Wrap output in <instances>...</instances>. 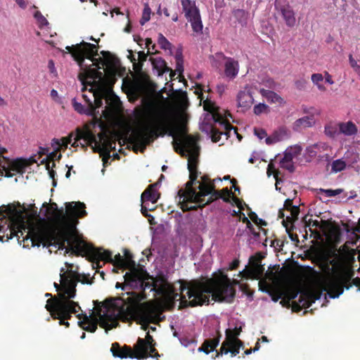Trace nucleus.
<instances>
[{
    "label": "nucleus",
    "instance_id": "obj_1",
    "mask_svg": "<svg viewBox=\"0 0 360 360\" xmlns=\"http://www.w3.org/2000/svg\"><path fill=\"white\" fill-rule=\"evenodd\" d=\"M55 210L52 214L53 224L39 223L26 226L24 221H11L3 214L0 218V240L8 241L13 237H17L20 243L22 238L23 247H50L56 243L60 248L63 249L68 244L70 251L71 247L82 240L76 235V226L78 218L86 216V206L84 202H72L66 203L68 213L63 208L58 210L56 203H53Z\"/></svg>",
    "mask_w": 360,
    "mask_h": 360
},
{
    "label": "nucleus",
    "instance_id": "obj_2",
    "mask_svg": "<svg viewBox=\"0 0 360 360\" xmlns=\"http://www.w3.org/2000/svg\"><path fill=\"white\" fill-rule=\"evenodd\" d=\"M145 299L146 295L137 294L136 292H122L119 297L110 298L108 300L109 304L105 306L106 311L103 314L98 313L101 326L110 328L115 327V325H110L108 322H116L114 317L116 316L125 323L132 319L135 320L142 324V328L146 330L148 324L154 322L158 311L156 307L149 302H144L138 307Z\"/></svg>",
    "mask_w": 360,
    "mask_h": 360
},
{
    "label": "nucleus",
    "instance_id": "obj_3",
    "mask_svg": "<svg viewBox=\"0 0 360 360\" xmlns=\"http://www.w3.org/2000/svg\"><path fill=\"white\" fill-rule=\"evenodd\" d=\"M239 281L233 279L232 281L226 274H221L220 276L201 280H192L188 286H183L181 290H187L189 301L182 297L183 307H195L208 304L210 298L218 302L231 303L236 297L234 285H238Z\"/></svg>",
    "mask_w": 360,
    "mask_h": 360
},
{
    "label": "nucleus",
    "instance_id": "obj_4",
    "mask_svg": "<svg viewBox=\"0 0 360 360\" xmlns=\"http://www.w3.org/2000/svg\"><path fill=\"white\" fill-rule=\"evenodd\" d=\"M71 147L76 148L80 146L81 148L86 146H89L91 149L101 154V158H120L117 154H113L110 156L108 153L109 148H112L115 144L112 141V137L109 131H104L97 136L94 134L89 129H81L77 128L75 132L70 133L68 136L61 139L53 138L51 141V147L39 146L37 152L39 156L46 155V158H62V154L58 153L65 151L68 149V145L72 142ZM69 156V153L64 154Z\"/></svg>",
    "mask_w": 360,
    "mask_h": 360
},
{
    "label": "nucleus",
    "instance_id": "obj_5",
    "mask_svg": "<svg viewBox=\"0 0 360 360\" xmlns=\"http://www.w3.org/2000/svg\"><path fill=\"white\" fill-rule=\"evenodd\" d=\"M189 180L185 184V188L178 191L177 196L184 212L197 210L204 207L212 200H205L214 190V182L208 175L200 176L198 170L199 159H187Z\"/></svg>",
    "mask_w": 360,
    "mask_h": 360
},
{
    "label": "nucleus",
    "instance_id": "obj_6",
    "mask_svg": "<svg viewBox=\"0 0 360 360\" xmlns=\"http://www.w3.org/2000/svg\"><path fill=\"white\" fill-rule=\"evenodd\" d=\"M86 71L95 75L91 86L94 101L85 94H83L82 97L87 105L86 106L91 107V110H94V112L96 114H99L98 109L103 108L101 114L107 117L112 113L118 98L112 91L104 86L102 72L87 68Z\"/></svg>",
    "mask_w": 360,
    "mask_h": 360
},
{
    "label": "nucleus",
    "instance_id": "obj_7",
    "mask_svg": "<svg viewBox=\"0 0 360 360\" xmlns=\"http://www.w3.org/2000/svg\"><path fill=\"white\" fill-rule=\"evenodd\" d=\"M203 108L207 113L200 126L201 130L210 135L212 142H219L221 136L227 139L229 134L234 129L224 117L221 109L207 100L204 101Z\"/></svg>",
    "mask_w": 360,
    "mask_h": 360
},
{
    "label": "nucleus",
    "instance_id": "obj_8",
    "mask_svg": "<svg viewBox=\"0 0 360 360\" xmlns=\"http://www.w3.org/2000/svg\"><path fill=\"white\" fill-rule=\"evenodd\" d=\"M67 266L72 268V264L65 263ZM60 274V283H54V288H56L58 294L51 297L46 302V304L50 306L58 305L60 308H65V304L68 302H74L72 299L76 296V287L78 282L82 283H89V281H82L80 279V274L77 272L73 271L72 269L68 271H64L62 268Z\"/></svg>",
    "mask_w": 360,
    "mask_h": 360
},
{
    "label": "nucleus",
    "instance_id": "obj_9",
    "mask_svg": "<svg viewBox=\"0 0 360 360\" xmlns=\"http://www.w3.org/2000/svg\"><path fill=\"white\" fill-rule=\"evenodd\" d=\"M169 135L172 137L173 148L176 152L187 158H198L200 148L198 140L188 134L186 127L181 124H173L169 129Z\"/></svg>",
    "mask_w": 360,
    "mask_h": 360
},
{
    "label": "nucleus",
    "instance_id": "obj_10",
    "mask_svg": "<svg viewBox=\"0 0 360 360\" xmlns=\"http://www.w3.org/2000/svg\"><path fill=\"white\" fill-rule=\"evenodd\" d=\"M167 117L160 111L154 110L148 117L147 125L145 129L138 132L134 136L133 143L134 150L143 151L147 145L158 137V131L166 124Z\"/></svg>",
    "mask_w": 360,
    "mask_h": 360
},
{
    "label": "nucleus",
    "instance_id": "obj_11",
    "mask_svg": "<svg viewBox=\"0 0 360 360\" xmlns=\"http://www.w3.org/2000/svg\"><path fill=\"white\" fill-rule=\"evenodd\" d=\"M71 249L72 250V253L76 256H86L93 263L96 262L98 264L100 261H103L112 263L115 266L119 269H122L124 266L125 260L120 254L118 253L112 258L110 251L105 250L102 248H95L84 241L77 243L71 247Z\"/></svg>",
    "mask_w": 360,
    "mask_h": 360
},
{
    "label": "nucleus",
    "instance_id": "obj_12",
    "mask_svg": "<svg viewBox=\"0 0 360 360\" xmlns=\"http://www.w3.org/2000/svg\"><path fill=\"white\" fill-rule=\"evenodd\" d=\"M65 49L72 54V56L77 62L82 69H86L87 67V65L84 64L85 58L89 59L93 63V65L96 66L98 69L103 68V67L107 65V62L102 58H95V56L98 55L97 48L96 46L93 44L82 41L72 46H68Z\"/></svg>",
    "mask_w": 360,
    "mask_h": 360
},
{
    "label": "nucleus",
    "instance_id": "obj_13",
    "mask_svg": "<svg viewBox=\"0 0 360 360\" xmlns=\"http://www.w3.org/2000/svg\"><path fill=\"white\" fill-rule=\"evenodd\" d=\"M352 274L347 272L344 274H337L323 280L322 283L323 290L327 292L330 298H337L344 292V288L349 289L352 284L349 283Z\"/></svg>",
    "mask_w": 360,
    "mask_h": 360
},
{
    "label": "nucleus",
    "instance_id": "obj_14",
    "mask_svg": "<svg viewBox=\"0 0 360 360\" xmlns=\"http://www.w3.org/2000/svg\"><path fill=\"white\" fill-rule=\"evenodd\" d=\"M65 308H60L58 305L50 306L46 304V309L50 313L53 319H58L60 326H65L66 328L70 326L68 320L72 318V314H76L81 310V307L77 302H68L65 304Z\"/></svg>",
    "mask_w": 360,
    "mask_h": 360
},
{
    "label": "nucleus",
    "instance_id": "obj_15",
    "mask_svg": "<svg viewBox=\"0 0 360 360\" xmlns=\"http://www.w3.org/2000/svg\"><path fill=\"white\" fill-rule=\"evenodd\" d=\"M34 163H38L37 159H0V175L12 177V172L22 174Z\"/></svg>",
    "mask_w": 360,
    "mask_h": 360
},
{
    "label": "nucleus",
    "instance_id": "obj_16",
    "mask_svg": "<svg viewBox=\"0 0 360 360\" xmlns=\"http://www.w3.org/2000/svg\"><path fill=\"white\" fill-rule=\"evenodd\" d=\"M191 281H189V283ZM188 282L181 283V285H180V290H181L180 307L181 308H186V307H188V306L183 307V305L181 304V300H182L183 297H184L186 300H188V301L190 300L188 298V294H187V290H184V291L181 290V288H183V286H186V287L188 286ZM156 293L160 295L163 296L165 299H167L169 302L174 301L179 296V294L176 292V290L174 288V286L167 282H165V283H162L160 286H158V288L156 289Z\"/></svg>",
    "mask_w": 360,
    "mask_h": 360
},
{
    "label": "nucleus",
    "instance_id": "obj_17",
    "mask_svg": "<svg viewBox=\"0 0 360 360\" xmlns=\"http://www.w3.org/2000/svg\"><path fill=\"white\" fill-rule=\"evenodd\" d=\"M303 112L308 115L304 116L295 120L292 124V129L295 131H300L303 129L313 127L316 123L315 115H319V110L314 108H303Z\"/></svg>",
    "mask_w": 360,
    "mask_h": 360
},
{
    "label": "nucleus",
    "instance_id": "obj_18",
    "mask_svg": "<svg viewBox=\"0 0 360 360\" xmlns=\"http://www.w3.org/2000/svg\"><path fill=\"white\" fill-rule=\"evenodd\" d=\"M260 257L253 256L250 258V265L240 272V275L246 279H259L264 274V267L261 264Z\"/></svg>",
    "mask_w": 360,
    "mask_h": 360
},
{
    "label": "nucleus",
    "instance_id": "obj_19",
    "mask_svg": "<svg viewBox=\"0 0 360 360\" xmlns=\"http://www.w3.org/2000/svg\"><path fill=\"white\" fill-rule=\"evenodd\" d=\"M127 276H130L131 278H131V280H128L127 281L129 282V283H131L133 290H141L140 292H136L137 294L144 293L145 295H146L145 291L147 289H150V291L153 290L156 292V289L158 288L156 282L146 281L145 278L142 277L141 274L138 275L136 273H127Z\"/></svg>",
    "mask_w": 360,
    "mask_h": 360
},
{
    "label": "nucleus",
    "instance_id": "obj_20",
    "mask_svg": "<svg viewBox=\"0 0 360 360\" xmlns=\"http://www.w3.org/2000/svg\"><path fill=\"white\" fill-rule=\"evenodd\" d=\"M110 352L114 357L120 359H143V356L138 354V352L134 348V350L128 345L120 346L118 342H114L112 344Z\"/></svg>",
    "mask_w": 360,
    "mask_h": 360
},
{
    "label": "nucleus",
    "instance_id": "obj_21",
    "mask_svg": "<svg viewBox=\"0 0 360 360\" xmlns=\"http://www.w3.org/2000/svg\"><path fill=\"white\" fill-rule=\"evenodd\" d=\"M319 294L307 290L302 291L300 292L298 302L294 301L292 302V309L296 311H300L303 308L307 309L311 307L316 300L319 299Z\"/></svg>",
    "mask_w": 360,
    "mask_h": 360
},
{
    "label": "nucleus",
    "instance_id": "obj_22",
    "mask_svg": "<svg viewBox=\"0 0 360 360\" xmlns=\"http://www.w3.org/2000/svg\"><path fill=\"white\" fill-rule=\"evenodd\" d=\"M244 347L243 342H240V344L238 342H232L231 344L227 343L226 342H223L221 343V347L219 350H216V354L212 358L215 359L223 354H227L228 353H231V356H236L240 352V349Z\"/></svg>",
    "mask_w": 360,
    "mask_h": 360
},
{
    "label": "nucleus",
    "instance_id": "obj_23",
    "mask_svg": "<svg viewBox=\"0 0 360 360\" xmlns=\"http://www.w3.org/2000/svg\"><path fill=\"white\" fill-rule=\"evenodd\" d=\"M328 150L330 149L326 143H319L307 147L306 150V155H307L308 158H330L332 154L323 153Z\"/></svg>",
    "mask_w": 360,
    "mask_h": 360
},
{
    "label": "nucleus",
    "instance_id": "obj_24",
    "mask_svg": "<svg viewBox=\"0 0 360 360\" xmlns=\"http://www.w3.org/2000/svg\"><path fill=\"white\" fill-rule=\"evenodd\" d=\"M221 334L219 330L216 331V335L212 338L205 339L202 345L198 347V352H203L209 354L210 352L214 351L219 345Z\"/></svg>",
    "mask_w": 360,
    "mask_h": 360
},
{
    "label": "nucleus",
    "instance_id": "obj_25",
    "mask_svg": "<svg viewBox=\"0 0 360 360\" xmlns=\"http://www.w3.org/2000/svg\"><path fill=\"white\" fill-rule=\"evenodd\" d=\"M149 60L151 62L153 69L157 71L158 76H162L164 73L168 72H170V78L172 79L175 76V72L167 65V63L163 58L160 57H150Z\"/></svg>",
    "mask_w": 360,
    "mask_h": 360
},
{
    "label": "nucleus",
    "instance_id": "obj_26",
    "mask_svg": "<svg viewBox=\"0 0 360 360\" xmlns=\"http://www.w3.org/2000/svg\"><path fill=\"white\" fill-rule=\"evenodd\" d=\"M152 345H155V342L153 337L148 333L146 339L138 338L136 344L134 345V349L138 352L139 355L143 356V359H147V347Z\"/></svg>",
    "mask_w": 360,
    "mask_h": 360
},
{
    "label": "nucleus",
    "instance_id": "obj_27",
    "mask_svg": "<svg viewBox=\"0 0 360 360\" xmlns=\"http://www.w3.org/2000/svg\"><path fill=\"white\" fill-rule=\"evenodd\" d=\"M239 71V63L233 58H226L224 63V74L226 77L233 79L236 77Z\"/></svg>",
    "mask_w": 360,
    "mask_h": 360
},
{
    "label": "nucleus",
    "instance_id": "obj_28",
    "mask_svg": "<svg viewBox=\"0 0 360 360\" xmlns=\"http://www.w3.org/2000/svg\"><path fill=\"white\" fill-rule=\"evenodd\" d=\"M280 13L285 21V25L289 27L295 25L296 18L293 9L289 5H284L280 8Z\"/></svg>",
    "mask_w": 360,
    "mask_h": 360
},
{
    "label": "nucleus",
    "instance_id": "obj_29",
    "mask_svg": "<svg viewBox=\"0 0 360 360\" xmlns=\"http://www.w3.org/2000/svg\"><path fill=\"white\" fill-rule=\"evenodd\" d=\"M183 12L185 14L186 19L194 15H197L200 13L198 8L196 6L195 1L194 0H181Z\"/></svg>",
    "mask_w": 360,
    "mask_h": 360
},
{
    "label": "nucleus",
    "instance_id": "obj_30",
    "mask_svg": "<svg viewBox=\"0 0 360 360\" xmlns=\"http://www.w3.org/2000/svg\"><path fill=\"white\" fill-rule=\"evenodd\" d=\"M346 167V163L342 159H337L330 164L329 162H327L325 172L326 176H329L332 174H335L344 170Z\"/></svg>",
    "mask_w": 360,
    "mask_h": 360
},
{
    "label": "nucleus",
    "instance_id": "obj_31",
    "mask_svg": "<svg viewBox=\"0 0 360 360\" xmlns=\"http://www.w3.org/2000/svg\"><path fill=\"white\" fill-rule=\"evenodd\" d=\"M242 331V328L240 327H236L233 329L228 328L225 331L226 338L224 342H226V344L227 343H232V342H238L240 344V342H243L238 338V336L240 335V333Z\"/></svg>",
    "mask_w": 360,
    "mask_h": 360
},
{
    "label": "nucleus",
    "instance_id": "obj_32",
    "mask_svg": "<svg viewBox=\"0 0 360 360\" xmlns=\"http://www.w3.org/2000/svg\"><path fill=\"white\" fill-rule=\"evenodd\" d=\"M156 184H150L141 194V202L145 204L146 202L150 201L155 203L158 200V197L155 191Z\"/></svg>",
    "mask_w": 360,
    "mask_h": 360
},
{
    "label": "nucleus",
    "instance_id": "obj_33",
    "mask_svg": "<svg viewBox=\"0 0 360 360\" xmlns=\"http://www.w3.org/2000/svg\"><path fill=\"white\" fill-rule=\"evenodd\" d=\"M259 92L261 95L269 103L278 104H283L285 103L284 100L274 91L261 89Z\"/></svg>",
    "mask_w": 360,
    "mask_h": 360
},
{
    "label": "nucleus",
    "instance_id": "obj_34",
    "mask_svg": "<svg viewBox=\"0 0 360 360\" xmlns=\"http://www.w3.org/2000/svg\"><path fill=\"white\" fill-rule=\"evenodd\" d=\"M357 132L356 125L351 121L339 124V134L342 133L346 136H352Z\"/></svg>",
    "mask_w": 360,
    "mask_h": 360
},
{
    "label": "nucleus",
    "instance_id": "obj_35",
    "mask_svg": "<svg viewBox=\"0 0 360 360\" xmlns=\"http://www.w3.org/2000/svg\"><path fill=\"white\" fill-rule=\"evenodd\" d=\"M82 321H78V325L84 330L90 333H94L97 329V323L91 321L90 318L86 314Z\"/></svg>",
    "mask_w": 360,
    "mask_h": 360
},
{
    "label": "nucleus",
    "instance_id": "obj_36",
    "mask_svg": "<svg viewBox=\"0 0 360 360\" xmlns=\"http://www.w3.org/2000/svg\"><path fill=\"white\" fill-rule=\"evenodd\" d=\"M72 106L75 110L79 114H85L91 116L97 115V114L94 112V110H91V107L82 105L81 103L77 102L76 99L72 100Z\"/></svg>",
    "mask_w": 360,
    "mask_h": 360
},
{
    "label": "nucleus",
    "instance_id": "obj_37",
    "mask_svg": "<svg viewBox=\"0 0 360 360\" xmlns=\"http://www.w3.org/2000/svg\"><path fill=\"white\" fill-rule=\"evenodd\" d=\"M277 160L278 159H271V161L267 166L266 174L269 176H270L271 174H274V176L276 181V188L278 190L277 184H279L280 181H282V180L278 177V176L281 174V172L279 169L275 167L274 164V162H276Z\"/></svg>",
    "mask_w": 360,
    "mask_h": 360
},
{
    "label": "nucleus",
    "instance_id": "obj_38",
    "mask_svg": "<svg viewBox=\"0 0 360 360\" xmlns=\"http://www.w3.org/2000/svg\"><path fill=\"white\" fill-rule=\"evenodd\" d=\"M302 148L299 144L288 147L284 151L283 158H295L301 155Z\"/></svg>",
    "mask_w": 360,
    "mask_h": 360
},
{
    "label": "nucleus",
    "instance_id": "obj_39",
    "mask_svg": "<svg viewBox=\"0 0 360 360\" xmlns=\"http://www.w3.org/2000/svg\"><path fill=\"white\" fill-rule=\"evenodd\" d=\"M187 20L191 22L193 32L196 33L202 32L203 26L200 13H198L196 16L194 15L193 18L191 17Z\"/></svg>",
    "mask_w": 360,
    "mask_h": 360
},
{
    "label": "nucleus",
    "instance_id": "obj_40",
    "mask_svg": "<svg viewBox=\"0 0 360 360\" xmlns=\"http://www.w3.org/2000/svg\"><path fill=\"white\" fill-rule=\"evenodd\" d=\"M233 17L241 25L247 24L248 13L243 9H236L233 11Z\"/></svg>",
    "mask_w": 360,
    "mask_h": 360
},
{
    "label": "nucleus",
    "instance_id": "obj_41",
    "mask_svg": "<svg viewBox=\"0 0 360 360\" xmlns=\"http://www.w3.org/2000/svg\"><path fill=\"white\" fill-rule=\"evenodd\" d=\"M227 58L228 57H226L223 53L218 52L214 55L210 56V60L213 67L219 68L224 60L226 61V58Z\"/></svg>",
    "mask_w": 360,
    "mask_h": 360
},
{
    "label": "nucleus",
    "instance_id": "obj_42",
    "mask_svg": "<svg viewBox=\"0 0 360 360\" xmlns=\"http://www.w3.org/2000/svg\"><path fill=\"white\" fill-rule=\"evenodd\" d=\"M272 134L278 142L287 139L290 136L289 131L285 127H280Z\"/></svg>",
    "mask_w": 360,
    "mask_h": 360
},
{
    "label": "nucleus",
    "instance_id": "obj_43",
    "mask_svg": "<svg viewBox=\"0 0 360 360\" xmlns=\"http://www.w3.org/2000/svg\"><path fill=\"white\" fill-rule=\"evenodd\" d=\"M311 81L314 85H316L318 89L321 91H325L326 87L322 84L323 81V76L320 73H314L311 75Z\"/></svg>",
    "mask_w": 360,
    "mask_h": 360
},
{
    "label": "nucleus",
    "instance_id": "obj_44",
    "mask_svg": "<svg viewBox=\"0 0 360 360\" xmlns=\"http://www.w3.org/2000/svg\"><path fill=\"white\" fill-rule=\"evenodd\" d=\"M122 269H129V273H136L139 275L141 273L137 269L136 262L133 260V255H130V257H128V261H125L124 266Z\"/></svg>",
    "mask_w": 360,
    "mask_h": 360
},
{
    "label": "nucleus",
    "instance_id": "obj_45",
    "mask_svg": "<svg viewBox=\"0 0 360 360\" xmlns=\"http://www.w3.org/2000/svg\"><path fill=\"white\" fill-rule=\"evenodd\" d=\"M124 282L123 283L117 282L115 285V288L117 289L121 288L122 290L126 291L125 292H134L132 290L133 288L131 285V283H129V282L127 281L128 280H131V278L130 276H127V273H126L125 275L124 276Z\"/></svg>",
    "mask_w": 360,
    "mask_h": 360
},
{
    "label": "nucleus",
    "instance_id": "obj_46",
    "mask_svg": "<svg viewBox=\"0 0 360 360\" xmlns=\"http://www.w3.org/2000/svg\"><path fill=\"white\" fill-rule=\"evenodd\" d=\"M279 165L281 168L285 169L291 173L295 171L292 159H279Z\"/></svg>",
    "mask_w": 360,
    "mask_h": 360
},
{
    "label": "nucleus",
    "instance_id": "obj_47",
    "mask_svg": "<svg viewBox=\"0 0 360 360\" xmlns=\"http://www.w3.org/2000/svg\"><path fill=\"white\" fill-rule=\"evenodd\" d=\"M324 131L326 136L334 138L339 134V128L335 124H328L326 125Z\"/></svg>",
    "mask_w": 360,
    "mask_h": 360
},
{
    "label": "nucleus",
    "instance_id": "obj_48",
    "mask_svg": "<svg viewBox=\"0 0 360 360\" xmlns=\"http://www.w3.org/2000/svg\"><path fill=\"white\" fill-rule=\"evenodd\" d=\"M151 9L149 5L146 3L144 4V8L143 11L142 16L140 20V24L143 25L146 22L149 21L150 19Z\"/></svg>",
    "mask_w": 360,
    "mask_h": 360
},
{
    "label": "nucleus",
    "instance_id": "obj_49",
    "mask_svg": "<svg viewBox=\"0 0 360 360\" xmlns=\"http://www.w3.org/2000/svg\"><path fill=\"white\" fill-rule=\"evenodd\" d=\"M248 99L250 100L251 96L249 94H246L245 92L240 91L238 94L237 100H238V104L240 106H241V107L246 106L249 103Z\"/></svg>",
    "mask_w": 360,
    "mask_h": 360
},
{
    "label": "nucleus",
    "instance_id": "obj_50",
    "mask_svg": "<svg viewBox=\"0 0 360 360\" xmlns=\"http://www.w3.org/2000/svg\"><path fill=\"white\" fill-rule=\"evenodd\" d=\"M158 42L162 49L167 50L172 48L171 43L162 34H159Z\"/></svg>",
    "mask_w": 360,
    "mask_h": 360
},
{
    "label": "nucleus",
    "instance_id": "obj_51",
    "mask_svg": "<svg viewBox=\"0 0 360 360\" xmlns=\"http://www.w3.org/2000/svg\"><path fill=\"white\" fill-rule=\"evenodd\" d=\"M34 17L36 19L39 27H41L49 24L47 20L39 11H36L34 14Z\"/></svg>",
    "mask_w": 360,
    "mask_h": 360
},
{
    "label": "nucleus",
    "instance_id": "obj_52",
    "mask_svg": "<svg viewBox=\"0 0 360 360\" xmlns=\"http://www.w3.org/2000/svg\"><path fill=\"white\" fill-rule=\"evenodd\" d=\"M269 106L264 103H259L254 107V113L257 115L268 112Z\"/></svg>",
    "mask_w": 360,
    "mask_h": 360
},
{
    "label": "nucleus",
    "instance_id": "obj_53",
    "mask_svg": "<svg viewBox=\"0 0 360 360\" xmlns=\"http://www.w3.org/2000/svg\"><path fill=\"white\" fill-rule=\"evenodd\" d=\"M155 345H152L147 347L146 349V353H147V358L150 356L152 358H156L160 356V354H158L157 349L155 348Z\"/></svg>",
    "mask_w": 360,
    "mask_h": 360
},
{
    "label": "nucleus",
    "instance_id": "obj_54",
    "mask_svg": "<svg viewBox=\"0 0 360 360\" xmlns=\"http://www.w3.org/2000/svg\"><path fill=\"white\" fill-rule=\"evenodd\" d=\"M269 294L274 302H277L283 296L284 292L280 290H271Z\"/></svg>",
    "mask_w": 360,
    "mask_h": 360
},
{
    "label": "nucleus",
    "instance_id": "obj_55",
    "mask_svg": "<svg viewBox=\"0 0 360 360\" xmlns=\"http://www.w3.org/2000/svg\"><path fill=\"white\" fill-rule=\"evenodd\" d=\"M223 195V200L226 202H230V198L233 195L232 191L227 187L224 188L220 191Z\"/></svg>",
    "mask_w": 360,
    "mask_h": 360
},
{
    "label": "nucleus",
    "instance_id": "obj_56",
    "mask_svg": "<svg viewBox=\"0 0 360 360\" xmlns=\"http://www.w3.org/2000/svg\"><path fill=\"white\" fill-rule=\"evenodd\" d=\"M349 62L350 66L354 69V70L360 75V65L357 63V62L354 59L352 54L349 55Z\"/></svg>",
    "mask_w": 360,
    "mask_h": 360
},
{
    "label": "nucleus",
    "instance_id": "obj_57",
    "mask_svg": "<svg viewBox=\"0 0 360 360\" xmlns=\"http://www.w3.org/2000/svg\"><path fill=\"white\" fill-rule=\"evenodd\" d=\"M300 293V290L298 289H292L290 290H288L287 292H285L283 295H285L288 300H294Z\"/></svg>",
    "mask_w": 360,
    "mask_h": 360
},
{
    "label": "nucleus",
    "instance_id": "obj_58",
    "mask_svg": "<svg viewBox=\"0 0 360 360\" xmlns=\"http://www.w3.org/2000/svg\"><path fill=\"white\" fill-rule=\"evenodd\" d=\"M307 216H305L303 218V221H304L306 227L314 226V227L317 228L319 226V221L318 220H314L311 218L307 220Z\"/></svg>",
    "mask_w": 360,
    "mask_h": 360
},
{
    "label": "nucleus",
    "instance_id": "obj_59",
    "mask_svg": "<svg viewBox=\"0 0 360 360\" xmlns=\"http://www.w3.org/2000/svg\"><path fill=\"white\" fill-rule=\"evenodd\" d=\"M321 191L322 193H325L328 197H334L339 194H340L342 192V189H321Z\"/></svg>",
    "mask_w": 360,
    "mask_h": 360
},
{
    "label": "nucleus",
    "instance_id": "obj_60",
    "mask_svg": "<svg viewBox=\"0 0 360 360\" xmlns=\"http://www.w3.org/2000/svg\"><path fill=\"white\" fill-rule=\"evenodd\" d=\"M254 134L260 140L263 139L264 138H266L267 135L266 131L261 128H255L254 129Z\"/></svg>",
    "mask_w": 360,
    "mask_h": 360
},
{
    "label": "nucleus",
    "instance_id": "obj_61",
    "mask_svg": "<svg viewBox=\"0 0 360 360\" xmlns=\"http://www.w3.org/2000/svg\"><path fill=\"white\" fill-rule=\"evenodd\" d=\"M210 195H211L207 200H212L209 203L212 202L213 197H214V198H216V199H217V198L223 199V195H222L221 192L220 191H216L214 185V190L212 191V193Z\"/></svg>",
    "mask_w": 360,
    "mask_h": 360
},
{
    "label": "nucleus",
    "instance_id": "obj_62",
    "mask_svg": "<svg viewBox=\"0 0 360 360\" xmlns=\"http://www.w3.org/2000/svg\"><path fill=\"white\" fill-rule=\"evenodd\" d=\"M48 68L49 70V72L51 75H53V77L57 76V70L55 67V64L53 60H49L48 63Z\"/></svg>",
    "mask_w": 360,
    "mask_h": 360
},
{
    "label": "nucleus",
    "instance_id": "obj_63",
    "mask_svg": "<svg viewBox=\"0 0 360 360\" xmlns=\"http://www.w3.org/2000/svg\"><path fill=\"white\" fill-rule=\"evenodd\" d=\"M264 84L270 88L273 89L276 86V82L271 78H266L263 81Z\"/></svg>",
    "mask_w": 360,
    "mask_h": 360
},
{
    "label": "nucleus",
    "instance_id": "obj_64",
    "mask_svg": "<svg viewBox=\"0 0 360 360\" xmlns=\"http://www.w3.org/2000/svg\"><path fill=\"white\" fill-rule=\"evenodd\" d=\"M292 218L294 221L298 219V215L300 214V207L298 206H295L293 209L290 210Z\"/></svg>",
    "mask_w": 360,
    "mask_h": 360
}]
</instances>
